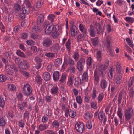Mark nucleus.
I'll use <instances>...</instances> for the list:
<instances>
[{
  "instance_id": "53",
  "label": "nucleus",
  "mask_w": 134,
  "mask_h": 134,
  "mask_svg": "<svg viewBox=\"0 0 134 134\" xmlns=\"http://www.w3.org/2000/svg\"><path fill=\"white\" fill-rule=\"evenodd\" d=\"M129 94L130 98H133L134 94V90L133 88H131L129 90Z\"/></svg>"
},
{
  "instance_id": "63",
  "label": "nucleus",
  "mask_w": 134,
  "mask_h": 134,
  "mask_svg": "<svg viewBox=\"0 0 134 134\" xmlns=\"http://www.w3.org/2000/svg\"><path fill=\"white\" fill-rule=\"evenodd\" d=\"M125 20L127 22L133 23L134 21L133 18L130 17H126L125 18Z\"/></svg>"
},
{
  "instance_id": "64",
  "label": "nucleus",
  "mask_w": 134,
  "mask_h": 134,
  "mask_svg": "<svg viewBox=\"0 0 134 134\" xmlns=\"http://www.w3.org/2000/svg\"><path fill=\"white\" fill-rule=\"evenodd\" d=\"M92 59L91 57H89L88 58L87 61L86 63L89 66L91 65L92 64Z\"/></svg>"
},
{
  "instance_id": "31",
  "label": "nucleus",
  "mask_w": 134,
  "mask_h": 134,
  "mask_svg": "<svg viewBox=\"0 0 134 134\" xmlns=\"http://www.w3.org/2000/svg\"><path fill=\"white\" fill-rule=\"evenodd\" d=\"M88 79V75L87 72H84L82 75V80L84 81H87Z\"/></svg>"
},
{
  "instance_id": "42",
  "label": "nucleus",
  "mask_w": 134,
  "mask_h": 134,
  "mask_svg": "<svg viewBox=\"0 0 134 134\" xmlns=\"http://www.w3.org/2000/svg\"><path fill=\"white\" fill-rule=\"evenodd\" d=\"M96 57L98 60L100 61H101L102 59L101 52L100 51L97 52L96 54Z\"/></svg>"
},
{
  "instance_id": "19",
  "label": "nucleus",
  "mask_w": 134,
  "mask_h": 134,
  "mask_svg": "<svg viewBox=\"0 0 134 134\" xmlns=\"http://www.w3.org/2000/svg\"><path fill=\"white\" fill-rule=\"evenodd\" d=\"M51 90V94L54 95L57 94L58 91V88L57 86H52Z\"/></svg>"
},
{
  "instance_id": "48",
  "label": "nucleus",
  "mask_w": 134,
  "mask_h": 134,
  "mask_svg": "<svg viewBox=\"0 0 134 134\" xmlns=\"http://www.w3.org/2000/svg\"><path fill=\"white\" fill-rule=\"evenodd\" d=\"M35 80L36 82L39 84L41 83L42 81L41 77L39 75H37L35 78Z\"/></svg>"
},
{
  "instance_id": "14",
  "label": "nucleus",
  "mask_w": 134,
  "mask_h": 134,
  "mask_svg": "<svg viewBox=\"0 0 134 134\" xmlns=\"http://www.w3.org/2000/svg\"><path fill=\"white\" fill-rule=\"evenodd\" d=\"M45 100L46 102L48 104H52L54 102V98L51 95H46Z\"/></svg>"
},
{
  "instance_id": "46",
  "label": "nucleus",
  "mask_w": 134,
  "mask_h": 134,
  "mask_svg": "<svg viewBox=\"0 0 134 134\" xmlns=\"http://www.w3.org/2000/svg\"><path fill=\"white\" fill-rule=\"evenodd\" d=\"M52 34L51 36L52 38L53 39H55L58 36V32L53 30V32H52Z\"/></svg>"
},
{
  "instance_id": "54",
  "label": "nucleus",
  "mask_w": 134,
  "mask_h": 134,
  "mask_svg": "<svg viewBox=\"0 0 134 134\" xmlns=\"http://www.w3.org/2000/svg\"><path fill=\"white\" fill-rule=\"evenodd\" d=\"M8 88L10 90L14 91L16 89L15 86L13 84H9L8 85Z\"/></svg>"
},
{
  "instance_id": "50",
  "label": "nucleus",
  "mask_w": 134,
  "mask_h": 134,
  "mask_svg": "<svg viewBox=\"0 0 134 134\" xmlns=\"http://www.w3.org/2000/svg\"><path fill=\"white\" fill-rule=\"evenodd\" d=\"M72 57L75 59V61H77L79 59V56L77 53L75 52L74 53Z\"/></svg>"
},
{
  "instance_id": "25",
  "label": "nucleus",
  "mask_w": 134,
  "mask_h": 134,
  "mask_svg": "<svg viewBox=\"0 0 134 134\" xmlns=\"http://www.w3.org/2000/svg\"><path fill=\"white\" fill-rule=\"evenodd\" d=\"M47 128V125L46 124H41L38 126V129L40 130L43 131Z\"/></svg>"
},
{
  "instance_id": "7",
  "label": "nucleus",
  "mask_w": 134,
  "mask_h": 134,
  "mask_svg": "<svg viewBox=\"0 0 134 134\" xmlns=\"http://www.w3.org/2000/svg\"><path fill=\"white\" fill-rule=\"evenodd\" d=\"M85 63V59L83 57L81 58L77 62L76 67L79 71H82L83 69Z\"/></svg>"
},
{
  "instance_id": "47",
  "label": "nucleus",
  "mask_w": 134,
  "mask_h": 134,
  "mask_svg": "<svg viewBox=\"0 0 134 134\" xmlns=\"http://www.w3.org/2000/svg\"><path fill=\"white\" fill-rule=\"evenodd\" d=\"M98 117L99 120H102L105 117V114L102 112H100L98 114Z\"/></svg>"
},
{
  "instance_id": "4",
  "label": "nucleus",
  "mask_w": 134,
  "mask_h": 134,
  "mask_svg": "<svg viewBox=\"0 0 134 134\" xmlns=\"http://www.w3.org/2000/svg\"><path fill=\"white\" fill-rule=\"evenodd\" d=\"M133 114V110L131 107H129L125 110L124 116L126 121H129L131 119Z\"/></svg>"
},
{
  "instance_id": "24",
  "label": "nucleus",
  "mask_w": 134,
  "mask_h": 134,
  "mask_svg": "<svg viewBox=\"0 0 134 134\" xmlns=\"http://www.w3.org/2000/svg\"><path fill=\"white\" fill-rule=\"evenodd\" d=\"M59 74L58 71L54 72L53 74V77L54 80L55 81H57L59 79Z\"/></svg>"
},
{
  "instance_id": "20",
  "label": "nucleus",
  "mask_w": 134,
  "mask_h": 134,
  "mask_svg": "<svg viewBox=\"0 0 134 134\" xmlns=\"http://www.w3.org/2000/svg\"><path fill=\"white\" fill-rule=\"evenodd\" d=\"M43 78L46 81H48L50 79V75L48 72H46L42 75Z\"/></svg>"
},
{
  "instance_id": "16",
  "label": "nucleus",
  "mask_w": 134,
  "mask_h": 134,
  "mask_svg": "<svg viewBox=\"0 0 134 134\" xmlns=\"http://www.w3.org/2000/svg\"><path fill=\"white\" fill-rule=\"evenodd\" d=\"M37 24L38 25L42 24L44 19L43 15L42 14H38L37 15Z\"/></svg>"
},
{
  "instance_id": "5",
  "label": "nucleus",
  "mask_w": 134,
  "mask_h": 134,
  "mask_svg": "<svg viewBox=\"0 0 134 134\" xmlns=\"http://www.w3.org/2000/svg\"><path fill=\"white\" fill-rule=\"evenodd\" d=\"M32 89L31 86L29 84L25 85L23 88V92L25 95L29 96L31 94Z\"/></svg>"
},
{
  "instance_id": "1",
  "label": "nucleus",
  "mask_w": 134,
  "mask_h": 134,
  "mask_svg": "<svg viewBox=\"0 0 134 134\" xmlns=\"http://www.w3.org/2000/svg\"><path fill=\"white\" fill-rule=\"evenodd\" d=\"M109 64V62L101 64L99 66L98 70L97 69H95L94 72V80L96 82L98 83L99 81L100 76V73L102 76L105 74V70L108 66Z\"/></svg>"
},
{
  "instance_id": "28",
  "label": "nucleus",
  "mask_w": 134,
  "mask_h": 134,
  "mask_svg": "<svg viewBox=\"0 0 134 134\" xmlns=\"http://www.w3.org/2000/svg\"><path fill=\"white\" fill-rule=\"evenodd\" d=\"M84 35L81 34L77 35L76 37V39L79 42H80L84 40Z\"/></svg>"
},
{
  "instance_id": "51",
  "label": "nucleus",
  "mask_w": 134,
  "mask_h": 134,
  "mask_svg": "<svg viewBox=\"0 0 134 134\" xmlns=\"http://www.w3.org/2000/svg\"><path fill=\"white\" fill-rule=\"evenodd\" d=\"M97 92L95 88H93L92 92V99H94L97 96Z\"/></svg>"
},
{
  "instance_id": "44",
  "label": "nucleus",
  "mask_w": 134,
  "mask_h": 134,
  "mask_svg": "<svg viewBox=\"0 0 134 134\" xmlns=\"http://www.w3.org/2000/svg\"><path fill=\"white\" fill-rule=\"evenodd\" d=\"M90 99L91 97L88 93H85L84 99L85 102L86 103L89 102Z\"/></svg>"
},
{
  "instance_id": "56",
  "label": "nucleus",
  "mask_w": 134,
  "mask_h": 134,
  "mask_svg": "<svg viewBox=\"0 0 134 134\" xmlns=\"http://www.w3.org/2000/svg\"><path fill=\"white\" fill-rule=\"evenodd\" d=\"M114 69L113 67H111L109 70V72L108 73V76L110 75L111 78H112L113 76Z\"/></svg>"
},
{
  "instance_id": "10",
  "label": "nucleus",
  "mask_w": 134,
  "mask_h": 134,
  "mask_svg": "<svg viewBox=\"0 0 134 134\" xmlns=\"http://www.w3.org/2000/svg\"><path fill=\"white\" fill-rule=\"evenodd\" d=\"M108 84V82L104 79L102 78L100 82V86L101 88L105 90L107 88Z\"/></svg>"
},
{
  "instance_id": "59",
  "label": "nucleus",
  "mask_w": 134,
  "mask_h": 134,
  "mask_svg": "<svg viewBox=\"0 0 134 134\" xmlns=\"http://www.w3.org/2000/svg\"><path fill=\"white\" fill-rule=\"evenodd\" d=\"M55 55V53H53L49 52L45 54V55L49 58L54 57Z\"/></svg>"
},
{
  "instance_id": "17",
  "label": "nucleus",
  "mask_w": 134,
  "mask_h": 134,
  "mask_svg": "<svg viewBox=\"0 0 134 134\" xmlns=\"http://www.w3.org/2000/svg\"><path fill=\"white\" fill-rule=\"evenodd\" d=\"M60 48V47L58 43H54L51 47L52 50L54 51L55 52H57Z\"/></svg>"
},
{
  "instance_id": "33",
  "label": "nucleus",
  "mask_w": 134,
  "mask_h": 134,
  "mask_svg": "<svg viewBox=\"0 0 134 134\" xmlns=\"http://www.w3.org/2000/svg\"><path fill=\"white\" fill-rule=\"evenodd\" d=\"M22 10L23 12L25 14H28L30 11V9L29 8L26 7H23Z\"/></svg>"
},
{
  "instance_id": "58",
  "label": "nucleus",
  "mask_w": 134,
  "mask_h": 134,
  "mask_svg": "<svg viewBox=\"0 0 134 134\" xmlns=\"http://www.w3.org/2000/svg\"><path fill=\"white\" fill-rule=\"evenodd\" d=\"M21 38L22 39H26L28 37V35L27 33H24L20 35Z\"/></svg>"
},
{
  "instance_id": "13",
  "label": "nucleus",
  "mask_w": 134,
  "mask_h": 134,
  "mask_svg": "<svg viewBox=\"0 0 134 134\" xmlns=\"http://www.w3.org/2000/svg\"><path fill=\"white\" fill-rule=\"evenodd\" d=\"M105 39V42L103 44L104 46L106 47L107 48H109L111 47V38L109 36H108L106 37Z\"/></svg>"
},
{
  "instance_id": "3",
  "label": "nucleus",
  "mask_w": 134,
  "mask_h": 134,
  "mask_svg": "<svg viewBox=\"0 0 134 134\" xmlns=\"http://www.w3.org/2000/svg\"><path fill=\"white\" fill-rule=\"evenodd\" d=\"M2 60L5 64L7 65L5 66V71L7 74L9 75H12L14 73V71L16 72L17 71V69L15 65L11 66V68L10 69L9 65H8V61L4 58H2Z\"/></svg>"
},
{
  "instance_id": "12",
  "label": "nucleus",
  "mask_w": 134,
  "mask_h": 134,
  "mask_svg": "<svg viewBox=\"0 0 134 134\" xmlns=\"http://www.w3.org/2000/svg\"><path fill=\"white\" fill-rule=\"evenodd\" d=\"M19 65V68L20 69H26L28 68L29 66V64L26 60L23 59L21 63Z\"/></svg>"
},
{
  "instance_id": "45",
  "label": "nucleus",
  "mask_w": 134,
  "mask_h": 134,
  "mask_svg": "<svg viewBox=\"0 0 134 134\" xmlns=\"http://www.w3.org/2000/svg\"><path fill=\"white\" fill-rule=\"evenodd\" d=\"M92 43L94 46L97 45L98 42V38L96 37L91 39Z\"/></svg>"
},
{
  "instance_id": "36",
  "label": "nucleus",
  "mask_w": 134,
  "mask_h": 134,
  "mask_svg": "<svg viewBox=\"0 0 134 134\" xmlns=\"http://www.w3.org/2000/svg\"><path fill=\"white\" fill-rule=\"evenodd\" d=\"M122 109L120 108H118L117 112V114L121 120L122 119L123 115V114L122 112Z\"/></svg>"
},
{
  "instance_id": "38",
  "label": "nucleus",
  "mask_w": 134,
  "mask_h": 134,
  "mask_svg": "<svg viewBox=\"0 0 134 134\" xmlns=\"http://www.w3.org/2000/svg\"><path fill=\"white\" fill-rule=\"evenodd\" d=\"M44 2L43 0H40L38 1L36 3V7L37 8H41L43 5Z\"/></svg>"
},
{
  "instance_id": "9",
  "label": "nucleus",
  "mask_w": 134,
  "mask_h": 134,
  "mask_svg": "<svg viewBox=\"0 0 134 134\" xmlns=\"http://www.w3.org/2000/svg\"><path fill=\"white\" fill-rule=\"evenodd\" d=\"M52 44V41L51 39L48 38H44L42 44L46 47H49Z\"/></svg>"
},
{
  "instance_id": "32",
  "label": "nucleus",
  "mask_w": 134,
  "mask_h": 134,
  "mask_svg": "<svg viewBox=\"0 0 134 134\" xmlns=\"http://www.w3.org/2000/svg\"><path fill=\"white\" fill-rule=\"evenodd\" d=\"M122 79V76L121 75L119 74L117 75L116 78V83L117 84H120Z\"/></svg>"
},
{
  "instance_id": "15",
  "label": "nucleus",
  "mask_w": 134,
  "mask_h": 134,
  "mask_svg": "<svg viewBox=\"0 0 134 134\" xmlns=\"http://www.w3.org/2000/svg\"><path fill=\"white\" fill-rule=\"evenodd\" d=\"M54 25H48L46 28L45 30V33L48 35L50 34L54 30Z\"/></svg>"
},
{
  "instance_id": "23",
  "label": "nucleus",
  "mask_w": 134,
  "mask_h": 134,
  "mask_svg": "<svg viewBox=\"0 0 134 134\" xmlns=\"http://www.w3.org/2000/svg\"><path fill=\"white\" fill-rule=\"evenodd\" d=\"M52 125L55 129H58L60 126L59 122L57 120H54L52 123Z\"/></svg>"
},
{
  "instance_id": "26",
  "label": "nucleus",
  "mask_w": 134,
  "mask_h": 134,
  "mask_svg": "<svg viewBox=\"0 0 134 134\" xmlns=\"http://www.w3.org/2000/svg\"><path fill=\"white\" fill-rule=\"evenodd\" d=\"M55 18V15L53 14H49L47 17V19L49 20L51 23L54 21V20Z\"/></svg>"
},
{
  "instance_id": "27",
  "label": "nucleus",
  "mask_w": 134,
  "mask_h": 134,
  "mask_svg": "<svg viewBox=\"0 0 134 134\" xmlns=\"http://www.w3.org/2000/svg\"><path fill=\"white\" fill-rule=\"evenodd\" d=\"M65 46L67 49L68 50L70 51L71 49V40L70 39H69L66 42Z\"/></svg>"
},
{
  "instance_id": "18",
  "label": "nucleus",
  "mask_w": 134,
  "mask_h": 134,
  "mask_svg": "<svg viewBox=\"0 0 134 134\" xmlns=\"http://www.w3.org/2000/svg\"><path fill=\"white\" fill-rule=\"evenodd\" d=\"M74 78V75L72 74H71L69 76L67 82V85L69 86H70L72 85Z\"/></svg>"
},
{
  "instance_id": "49",
  "label": "nucleus",
  "mask_w": 134,
  "mask_h": 134,
  "mask_svg": "<svg viewBox=\"0 0 134 134\" xmlns=\"http://www.w3.org/2000/svg\"><path fill=\"white\" fill-rule=\"evenodd\" d=\"M14 9L16 12H18L20 11L21 9V7L18 4H16L14 5Z\"/></svg>"
},
{
  "instance_id": "11",
  "label": "nucleus",
  "mask_w": 134,
  "mask_h": 134,
  "mask_svg": "<svg viewBox=\"0 0 134 134\" xmlns=\"http://www.w3.org/2000/svg\"><path fill=\"white\" fill-rule=\"evenodd\" d=\"M34 60L37 65L35 66L37 69H39L42 66V59L41 58L38 57H36L35 58Z\"/></svg>"
},
{
  "instance_id": "8",
  "label": "nucleus",
  "mask_w": 134,
  "mask_h": 134,
  "mask_svg": "<svg viewBox=\"0 0 134 134\" xmlns=\"http://www.w3.org/2000/svg\"><path fill=\"white\" fill-rule=\"evenodd\" d=\"M71 25L70 27V32L71 36L75 37L77 34V27L74 25V23L73 21H70Z\"/></svg>"
},
{
  "instance_id": "52",
  "label": "nucleus",
  "mask_w": 134,
  "mask_h": 134,
  "mask_svg": "<svg viewBox=\"0 0 134 134\" xmlns=\"http://www.w3.org/2000/svg\"><path fill=\"white\" fill-rule=\"evenodd\" d=\"M124 1L123 0H117L116 1L115 3L119 6H121L124 4Z\"/></svg>"
},
{
  "instance_id": "43",
  "label": "nucleus",
  "mask_w": 134,
  "mask_h": 134,
  "mask_svg": "<svg viewBox=\"0 0 134 134\" xmlns=\"http://www.w3.org/2000/svg\"><path fill=\"white\" fill-rule=\"evenodd\" d=\"M66 76L65 75H62L59 80L60 83L62 84L64 83L66 81Z\"/></svg>"
},
{
  "instance_id": "34",
  "label": "nucleus",
  "mask_w": 134,
  "mask_h": 134,
  "mask_svg": "<svg viewBox=\"0 0 134 134\" xmlns=\"http://www.w3.org/2000/svg\"><path fill=\"white\" fill-rule=\"evenodd\" d=\"M17 55L21 57L24 58H26V56L24 54V53L21 51V50H18L16 52Z\"/></svg>"
},
{
  "instance_id": "39",
  "label": "nucleus",
  "mask_w": 134,
  "mask_h": 134,
  "mask_svg": "<svg viewBox=\"0 0 134 134\" xmlns=\"http://www.w3.org/2000/svg\"><path fill=\"white\" fill-rule=\"evenodd\" d=\"M124 95L123 92L121 91L120 92L118 97V104H120L121 103L122 97Z\"/></svg>"
},
{
  "instance_id": "6",
  "label": "nucleus",
  "mask_w": 134,
  "mask_h": 134,
  "mask_svg": "<svg viewBox=\"0 0 134 134\" xmlns=\"http://www.w3.org/2000/svg\"><path fill=\"white\" fill-rule=\"evenodd\" d=\"M75 128L79 133L81 134L84 132L85 129L83 123L80 122L76 123L75 125Z\"/></svg>"
},
{
  "instance_id": "62",
  "label": "nucleus",
  "mask_w": 134,
  "mask_h": 134,
  "mask_svg": "<svg viewBox=\"0 0 134 134\" xmlns=\"http://www.w3.org/2000/svg\"><path fill=\"white\" fill-rule=\"evenodd\" d=\"M104 98V94L102 93L99 94L97 98V100L99 102H101Z\"/></svg>"
},
{
  "instance_id": "37",
  "label": "nucleus",
  "mask_w": 134,
  "mask_h": 134,
  "mask_svg": "<svg viewBox=\"0 0 134 134\" xmlns=\"http://www.w3.org/2000/svg\"><path fill=\"white\" fill-rule=\"evenodd\" d=\"M126 41L129 45L132 48L134 47V45L132 41L129 38L126 39Z\"/></svg>"
},
{
  "instance_id": "22",
  "label": "nucleus",
  "mask_w": 134,
  "mask_h": 134,
  "mask_svg": "<svg viewBox=\"0 0 134 134\" xmlns=\"http://www.w3.org/2000/svg\"><path fill=\"white\" fill-rule=\"evenodd\" d=\"M93 117V114L90 112H88L85 113L84 118L87 120L91 119Z\"/></svg>"
},
{
  "instance_id": "55",
  "label": "nucleus",
  "mask_w": 134,
  "mask_h": 134,
  "mask_svg": "<svg viewBox=\"0 0 134 134\" xmlns=\"http://www.w3.org/2000/svg\"><path fill=\"white\" fill-rule=\"evenodd\" d=\"M69 116L71 118H74L76 115V113L72 110H70L69 113Z\"/></svg>"
},
{
  "instance_id": "40",
  "label": "nucleus",
  "mask_w": 134,
  "mask_h": 134,
  "mask_svg": "<svg viewBox=\"0 0 134 134\" xmlns=\"http://www.w3.org/2000/svg\"><path fill=\"white\" fill-rule=\"evenodd\" d=\"M6 120L3 117H0V126H4L6 124Z\"/></svg>"
},
{
  "instance_id": "61",
  "label": "nucleus",
  "mask_w": 134,
  "mask_h": 134,
  "mask_svg": "<svg viewBox=\"0 0 134 134\" xmlns=\"http://www.w3.org/2000/svg\"><path fill=\"white\" fill-rule=\"evenodd\" d=\"M91 107L94 109H96L97 108V103L96 101H93L91 103Z\"/></svg>"
},
{
  "instance_id": "29",
  "label": "nucleus",
  "mask_w": 134,
  "mask_h": 134,
  "mask_svg": "<svg viewBox=\"0 0 134 134\" xmlns=\"http://www.w3.org/2000/svg\"><path fill=\"white\" fill-rule=\"evenodd\" d=\"M62 62V60L60 58H57L54 62V65L56 67H58L61 64Z\"/></svg>"
},
{
  "instance_id": "2",
  "label": "nucleus",
  "mask_w": 134,
  "mask_h": 134,
  "mask_svg": "<svg viewBox=\"0 0 134 134\" xmlns=\"http://www.w3.org/2000/svg\"><path fill=\"white\" fill-rule=\"evenodd\" d=\"M101 28L100 25L97 22L94 23V26L92 25H90V29H89L90 36L92 37H94L96 36V33L98 35L100 34L101 32H102V34H103L104 31H100Z\"/></svg>"
},
{
  "instance_id": "60",
  "label": "nucleus",
  "mask_w": 134,
  "mask_h": 134,
  "mask_svg": "<svg viewBox=\"0 0 134 134\" xmlns=\"http://www.w3.org/2000/svg\"><path fill=\"white\" fill-rule=\"evenodd\" d=\"M134 82V78L133 77H131L129 79V82L128 85L129 87H130L131 86Z\"/></svg>"
},
{
  "instance_id": "21",
  "label": "nucleus",
  "mask_w": 134,
  "mask_h": 134,
  "mask_svg": "<svg viewBox=\"0 0 134 134\" xmlns=\"http://www.w3.org/2000/svg\"><path fill=\"white\" fill-rule=\"evenodd\" d=\"M116 71L119 73H120L122 71V68L121 65V64L118 62H117L116 64Z\"/></svg>"
},
{
  "instance_id": "30",
  "label": "nucleus",
  "mask_w": 134,
  "mask_h": 134,
  "mask_svg": "<svg viewBox=\"0 0 134 134\" xmlns=\"http://www.w3.org/2000/svg\"><path fill=\"white\" fill-rule=\"evenodd\" d=\"M5 101L3 96H0V107L3 108L5 105Z\"/></svg>"
},
{
  "instance_id": "41",
  "label": "nucleus",
  "mask_w": 134,
  "mask_h": 134,
  "mask_svg": "<svg viewBox=\"0 0 134 134\" xmlns=\"http://www.w3.org/2000/svg\"><path fill=\"white\" fill-rule=\"evenodd\" d=\"M40 31V28L37 26H34L32 28V33H37L39 32Z\"/></svg>"
},
{
  "instance_id": "57",
  "label": "nucleus",
  "mask_w": 134,
  "mask_h": 134,
  "mask_svg": "<svg viewBox=\"0 0 134 134\" xmlns=\"http://www.w3.org/2000/svg\"><path fill=\"white\" fill-rule=\"evenodd\" d=\"M76 100L79 104H81L82 99L80 96H77L76 98Z\"/></svg>"
},
{
  "instance_id": "35",
  "label": "nucleus",
  "mask_w": 134,
  "mask_h": 134,
  "mask_svg": "<svg viewBox=\"0 0 134 134\" xmlns=\"http://www.w3.org/2000/svg\"><path fill=\"white\" fill-rule=\"evenodd\" d=\"M5 55L8 60H10L13 58V54L11 52H7L5 53Z\"/></svg>"
}]
</instances>
